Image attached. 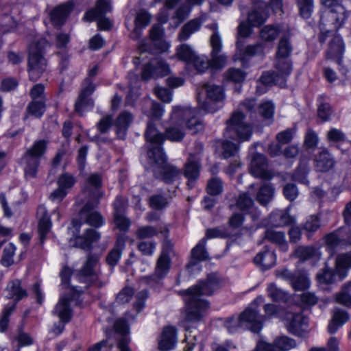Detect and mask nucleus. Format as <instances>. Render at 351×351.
<instances>
[{
  "instance_id": "nucleus-14",
  "label": "nucleus",
  "mask_w": 351,
  "mask_h": 351,
  "mask_svg": "<svg viewBox=\"0 0 351 351\" xmlns=\"http://www.w3.org/2000/svg\"><path fill=\"white\" fill-rule=\"evenodd\" d=\"M111 10L112 7L108 0H97L95 8L88 11L84 19L89 22L98 19V27L102 30H108L110 29L112 23L108 19L103 16Z\"/></svg>"
},
{
  "instance_id": "nucleus-50",
  "label": "nucleus",
  "mask_w": 351,
  "mask_h": 351,
  "mask_svg": "<svg viewBox=\"0 0 351 351\" xmlns=\"http://www.w3.org/2000/svg\"><path fill=\"white\" fill-rule=\"evenodd\" d=\"M114 329H115V331L118 334L121 335V337L120 338H118V343H117L118 350L120 351L119 345L120 342L122 341L125 339H127L129 340L128 346L130 348L129 343L130 342V339L128 336L129 328H128V326L126 321L123 319H117L114 324Z\"/></svg>"
},
{
  "instance_id": "nucleus-59",
  "label": "nucleus",
  "mask_w": 351,
  "mask_h": 351,
  "mask_svg": "<svg viewBox=\"0 0 351 351\" xmlns=\"http://www.w3.org/2000/svg\"><path fill=\"white\" fill-rule=\"evenodd\" d=\"M309 280L304 274H296L291 282L293 288L295 291H304L309 287Z\"/></svg>"
},
{
  "instance_id": "nucleus-43",
  "label": "nucleus",
  "mask_w": 351,
  "mask_h": 351,
  "mask_svg": "<svg viewBox=\"0 0 351 351\" xmlns=\"http://www.w3.org/2000/svg\"><path fill=\"white\" fill-rule=\"evenodd\" d=\"M274 188L269 184L263 185L257 193L256 199L263 206H266L273 199Z\"/></svg>"
},
{
  "instance_id": "nucleus-55",
  "label": "nucleus",
  "mask_w": 351,
  "mask_h": 351,
  "mask_svg": "<svg viewBox=\"0 0 351 351\" xmlns=\"http://www.w3.org/2000/svg\"><path fill=\"white\" fill-rule=\"evenodd\" d=\"M75 182V178L69 173H62L57 180L58 186L61 187L62 189H65L67 193L69 190L72 189Z\"/></svg>"
},
{
  "instance_id": "nucleus-44",
  "label": "nucleus",
  "mask_w": 351,
  "mask_h": 351,
  "mask_svg": "<svg viewBox=\"0 0 351 351\" xmlns=\"http://www.w3.org/2000/svg\"><path fill=\"white\" fill-rule=\"evenodd\" d=\"M243 42L244 41L241 40V38H237V48L241 53H243V58L247 56H253L261 53L263 50V47L260 43L247 45L245 48H244Z\"/></svg>"
},
{
  "instance_id": "nucleus-16",
  "label": "nucleus",
  "mask_w": 351,
  "mask_h": 351,
  "mask_svg": "<svg viewBox=\"0 0 351 351\" xmlns=\"http://www.w3.org/2000/svg\"><path fill=\"white\" fill-rule=\"evenodd\" d=\"M293 47L287 36L282 37L278 43L276 58H277V66L281 69L282 64L285 66V72L288 73L291 69V62L289 57L291 54Z\"/></svg>"
},
{
  "instance_id": "nucleus-62",
  "label": "nucleus",
  "mask_w": 351,
  "mask_h": 351,
  "mask_svg": "<svg viewBox=\"0 0 351 351\" xmlns=\"http://www.w3.org/2000/svg\"><path fill=\"white\" fill-rule=\"evenodd\" d=\"M222 155L224 158H228L234 156L239 149V145L234 143L228 140H226L222 143Z\"/></svg>"
},
{
  "instance_id": "nucleus-3",
  "label": "nucleus",
  "mask_w": 351,
  "mask_h": 351,
  "mask_svg": "<svg viewBox=\"0 0 351 351\" xmlns=\"http://www.w3.org/2000/svg\"><path fill=\"white\" fill-rule=\"evenodd\" d=\"M214 32L210 37V43L212 47L210 56L211 59L208 60L205 56L196 55L192 61L191 66H193L197 73H204L209 67L215 69L223 68L227 61V56L221 53L222 41L217 30V25H214Z\"/></svg>"
},
{
  "instance_id": "nucleus-15",
  "label": "nucleus",
  "mask_w": 351,
  "mask_h": 351,
  "mask_svg": "<svg viewBox=\"0 0 351 351\" xmlns=\"http://www.w3.org/2000/svg\"><path fill=\"white\" fill-rule=\"evenodd\" d=\"M101 185V175L97 173H92L86 178L82 193L90 198V202H95V204H98L99 199L103 196V193L100 191Z\"/></svg>"
},
{
  "instance_id": "nucleus-20",
  "label": "nucleus",
  "mask_w": 351,
  "mask_h": 351,
  "mask_svg": "<svg viewBox=\"0 0 351 351\" xmlns=\"http://www.w3.org/2000/svg\"><path fill=\"white\" fill-rule=\"evenodd\" d=\"M97 206L95 202H88L80 213L81 219L84 220L88 225L95 228H99L104 223L101 215L98 212L93 210V208Z\"/></svg>"
},
{
  "instance_id": "nucleus-19",
  "label": "nucleus",
  "mask_w": 351,
  "mask_h": 351,
  "mask_svg": "<svg viewBox=\"0 0 351 351\" xmlns=\"http://www.w3.org/2000/svg\"><path fill=\"white\" fill-rule=\"evenodd\" d=\"M296 346L294 339L287 337H280L275 339L274 343L265 341L257 343V350L259 351H287Z\"/></svg>"
},
{
  "instance_id": "nucleus-11",
  "label": "nucleus",
  "mask_w": 351,
  "mask_h": 351,
  "mask_svg": "<svg viewBox=\"0 0 351 351\" xmlns=\"http://www.w3.org/2000/svg\"><path fill=\"white\" fill-rule=\"evenodd\" d=\"M203 89L206 93L207 99L201 101L199 98H197L199 110L207 113H213L221 107V103L225 98L223 88L221 86L206 84Z\"/></svg>"
},
{
  "instance_id": "nucleus-8",
  "label": "nucleus",
  "mask_w": 351,
  "mask_h": 351,
  "mask_svg": "<svg viewBox=\"0 0 351 351\" xmlns=\"http://www.w3.org/2000/svg\"><path fill=\"white\" fill-rule=\"evenodd\" d=\"M244 118L245 116L241 112L233 113L230 119L226 121L227 127L224 136L239 142L249 141L252 134V127L244 121Z\"/></svg>"
},
{
  "instance_id": "nucleus-47",
  "label": "nucleus",
  "mask_w": 351,
  "mask_h": 351,
  "mask_svg": "<svg viewBox=\"0 0 351 351\" xmlns=\"http://www.w3.org/2000/svg\"><path fill=\"white\" fill-rule=\"evenodd\" d=\"M176 55L180 60L185 62L189 66H191L197 54L189 45L183 44L178 47Z\"/></svg>"
},
{
  "instance_id": "nucleus-17",
  "label": "nucleus",
  "mask_w": 351,
  "mask_h": 351,
  "mask_svg": "<svg viewBox=\"0 0 351 351\" xmlns=\"http://www.w3.org/2000/svg\"><path fill=\"white\" fill-rule=\"evenodd\" d=\"M154 43V27H152L149 31V38L147 40L143 41L140 45V50L141 51V59L145 60L147 58L145 55L146 52L148 51L151 59L148 62L145 63L143 67L141 78L144 81H147L151 80L154 73V66L152 62V53L150 52L152 49V45Z\"/></svg>"
},
{
  "instance_id": "nucleus-63",
  "label": "nucleus",
  "mask_w": 351,
  "mask_h": 351,
  "mask_svg": "<svg viewBox=\"0 0 351 351\" xmlns=\"http://www.w3.org/2000/svg\"><path fill=\"white\" fill-rule=\"evenodd\" d=\"M226 78L235 83L243 82L245 77V73L240 69L230 68L225 73Z\"/></svg>"
},
{
  "instance_id": "nucleus-37",
  "label": "nucleus",
  "mask_w": 351,
  "mask_h": 351,
  "mask_svg": "<svg viewBox=\"0 0 351 351\" xmlns=\"http://www.w3.org/2000/svg\"><path fill=\"white\" fill-rule=\"evenodd\" d=\"M271 223L274 226H284L291 224L293 218L289 213V208L286 210H277L274 211L269 217Z\"/></svg>"
},
{
  "instance_id": "nucleus-5",
  "label": "nucleus",
  "mask_w": 351,
  "mask_h": 351,
  "mask_svg": "<svg viewBox=\"0 0 351 351\" xmlns=\"http://www.w3.org/2000/svg\"><path fill=\"white\" fill-rule=\"evenodd\" d=\"M181 170L168 162L162 147L155 146V179L165 184H173L180 179Z\"/></svg>"
},
{
  "instance_id": "nucleus-38",
  "label": "nucleus",
  "mask_w": 351,
  "mask_h": 351,
  "mask_svg": "<svg viewBox=\"0 0 351 351\" xmlns=\"http://www.w3.org/2000/svg\"><path fill=\"white\" fill-rule=\"evenodd\" d=\"M6 290L8 291L7 297L14 299L15 302L14 304H15L17 302L27 296L26 290L21 287V281L19 280L10 282L7 285Z\"/></svg>"
},
{
  "instance_id": "nucleus-42",
  "label": "nucleus",
  "mask_w": 351,
  "mask_h": 351,
  "mask_svg": "<svg viewBox=\"0 0 351 351\" xmlns=\"http://www.w3.org/2000/svg\"><path fill=\"white\" fill-rule=\"evenodd\" d=\"M317 114L324 121L329 120L332 110L326 97L319 95L317 98Z\"/></svg>"
},
{
  "instance_id": "nucleus-2",
  "label": "nucleus",
  "mask_w": 351,
  "mask_h": 351,
  "mask_svg": "<svg viewBox=\"0 0 351 351\" xmlns=\"http://www.w3.org/2000/svg\"><path fill=\"white\" fill-rule=\"evenodd\" d=\"M199 111V110L193 109L188 106L174 107L171 119L178 121V125L167 128L165 134L155 130V146L161 147V144L167 138L172 141H181L184 136V125L193 134L201 131L204 126L202 121L197 117Z\"/></svg>"
},
{
  "instance_id": "nucleus-41",
  "label": "nucleus",
  "mask_w": 351,
  "mask_h": 351,
  "mask_svg": "<svg viewBox=\"0 0 351 351\" xmlns=\"http://www.w3.org/2000/svg\"><path fill=\"white\" fill-rule=\"evenodd\" d=\"M132 119L133 117L132 114L126 111L121 112L117 117L115 125L117 127V134L120 137L122 138L124 136L125 132L132 121Z\"/></svg>"
},
{
  "instance_id": "nucleus-51",
  "label": "nucleus",
  "mask_w": 351,
  "mask_h": 351,
  "mask_svg": "<svg viewBox=\"0 0 351 351\" xmlns=\"http://www.w3.org/2000/svg\"><path fill=\"white\" fill-rule=\"evenodd\" d=\"M280 33V29L277 25H268L264 26L261 32V38L265 41L274 40Z\"/></svg>"
},
{
  "instance_id": "nucleus-56",
  "label": "nucleus",
  "mask_w": 351,
  "mask_h": 351,
  "mask_svg": "<svg viewBox=\"0 0 351 351\" xmlns=\"http://www.w3.org/2000/svg\"><path fill=\"white\" fill-rule=\"evenodd\" d=\"M225 326L230 333H235L240 330H245L241 315L238 317H232L227 319Z\"/></svg>"
},
{
  "instance_id": "nucleus-24",
  "label": "nucleus",
  "mask_w": 351,
  "mask_h": 351,
  "mask_svg": "<svg viewBox=\"0 0 351 351\" xmlns=\"http://www.w3.org/2000/svg\"><path fill=\"white\" fill-rule=\"evenodd\" d=\"M201 165L193 156L189 158L184 165V175L188 179L187 185L192 189L199 176Z\"/></svg>"
},
{
  "instance_id": "nucleus-27",
  "label": "nucleus",
  "mask_w": 351,
  "mask_h": 351,
  "mask_svg": "<svg viewBox=\"0 0 351 351\" xmlns=\"http://www.w3.org/2000/svg\"><path fill=\"white\" fill-rule=\"evenodd\" d=\"M276 261V257L275 254L267 247L264 248V250L258 253L254 258V263L263 270H267L274 267Z\"/></svg>"
},
{
  "instance_id": "nucleus-40",
  "label": "nucleus",
  "mask_w": 351,
  "mask_h": 351,
  "mask_svg": "<svg viewBox=\"0 0 351 351\" xmlns=\"http://www.w3.org/2000/svg\"><path fill=\"white\" fill-rule=\"evenodd\" d=\"M53 313L57 315L62 322H69L71 311L69 300L66 298H61L54 308Z\"/></svg>"
},
{
  "instance_id": "nucleus-64",
  "label": "nucleus",
  "mask_w": 351,
  "mask_h": 351,
  "mask_svg": "<svg viewBox=\"0 0 351 351\" xmlns=\"http://www.w3.org/2000/svg\"><path fill=\"white\" fill-rule=\"evenodd\" d=\"M191 8L186 3L181 5L176 9L173 19L176 20L177 25H179L189 16Z\"/></svg>"
},
{
  "instance_id": "nucleus-9",
  "label": "nucleus",
  "mask_w": 351,
  "mask_h": 351,
  "mask_svg": "<svg viewBox=\"0 0 351 351\" xmlns=\"http://www.w3.org/2000/svg\"><path fill=\"white\" fill-rule=\"evenodd\" d=\"M264 298L259 295L250 304L241 315L245 330L258 333L263 328L265 321L264 316L259 313L258 306L263 303Z\"/></svg>"
},
{
  "instance_id": "nucleus-58",
  "label": "nucleus",
  "mask_w": 351,
  "mask_h": 351,
  "mask_svg": "<svg viewBox=\"0 0 351 351\" xmlns=\"http://www.w3.org/2000/svg\"><path fill=\"white\" fill-rule=\"evenodd\" d=\"M206 190L211 195H217L223 191V182L219 177H213L210 179L207 184Z\"/></svg>"
},
{
  "instance_id": "nucleus-53",
  "label": "nucleus",
  "mask_w": 351,
  "mask_h": 351,
  "mask_svg": "<svg viewBox=\"0 0 351 351\" xmlns=\"http://www.w3.org/2000/svg\"><path fill=\"white\" fill-rule=\"evenodd\" d=\"M230 237V233L225 226H218L213 228H208L204 238L207 240L215 238L226 239Z\"/></svg>"
},
{
  "instance_id": "nucleus-33",
  "label": "nucleus",
  "mask_w": 351,
  "mask_h": 351,
  "mask_svg": "<svg viewBox=\"0 0 351 351\" xmlns=\"http://www.w3.org/2000/svg\"><path fill=\"white\" fill-rule=\"evenodd\" d=\"M72 2H67L54 8L51 12V20L54 25H62L73 10Z\"/></svg>"
},
{
  "instance_id": "nucleus-25",
  "label": "nucleus",
  "mask_w": 351,
  "mask_h": 351,
  "mask_svg": "<svg viewBox=\"0 0 351 351\" xmlns=\"http://www.w3.org/2000/svg\"><path fill=\"white\" fill-rule=\"evenodd\" d=\"M37 217L38 219V232L41 243H43L46 235L49 232L51 228V221L47 213V210L44 206H39L37 210Z\"/></svg>"
},
{
  "instance_id": "nucleus-7",
  "label": "nucleus",
  "mask_w": 351,
  "mask_h": 351,
  "mask_svg": "<svg viewBox=\"0 0 351 351\" xmlns=\"http://www.w3.org/2000/svg\"><path fill=\"white\" fill-rule=\"evenodd\" d=\"M47 144L45 140L36 141L21 158V162L27 178H33L36 176L40 158L46 152Z\"/></svg>"
},
{
  "instance_id": "nucleus-13",
  "label": "nucleus",
  "mask_w": 351,
  "mask_h": 351,
  "mask_svg": "<svg viewBox=\"0 0 351 351\" xmlns=\"http://www.w3.org/2000/svg\"><path fill=\"white\" fill-rule=\"evenodd\" d=\"M29 75L31 80H38L47 67L46 60L43 56V51L37 44L29 47Z\"/></svg>"
},
{
  "instance_id": "nucleus-49",
  "label": "nucleus",
  "mask_w": 351,
  "mask_h": 351,
  "mask_svg": "<svg viewBox=\"0 0 351 351\" xmlns=\"http://www.w3.org/2000/svg\"><path fill=\"white\" fill-rule=\"evenodd\" d=\"M258 112L265 124H269L273 121L274 114V105L271 101L263 103L258 107Z\"/></svg>"
},
{
  "instance_id": "nucleus-12",
  "label": "nucleus",
  "mask_w": 351,
  "mask_h": 351,
  "mask_svg": "<svg viewBox=\"0 0 351 351\" xmlns=\"http://www.w3.org/2000/svg\"><path fill=\"white\" fill-rule=\"evenodd\" d=\"M99 259V257L97 255L89 254L82 268L78 272V280L86 283V288L91 285H94L99 287H103L105 285V282L99 280V274L95 269Z\"/></svg>"
},
{
  "instance_id": "nucleus-30",
  "label": "nucleus",
  "mask_w": 351,
  "mask_h": 351,
  "mask_svg": "<svg viewBox=\"0 0 351 351\" xmlns=\"http://www.w3.org/2000/svg\"><path fill=\"white\" fill-rule=\"evenodd\" d=\"M351 268V252L341 254L335 260V271L339 280H343Z\"/></svg>"
},
{
  "instance_id": "nucleus-10",
  "label": "nucleus",
  "mask_w": 351,
  "mask_h": 351,
  "mask_svg": "<svg viewBox=\"0 0 351 351\" xmlns=\"http://www.w3.org/2000/svg\"><path fill=\"white\" fill-rule=\"evenodd\" d=\"M163 29L155 27V77H163L168 75L171 69L169 64L163 60L156 61V55H168L170 43L163 38Z\"/></svg>"
},
{
  "instance_id": "nucleus-18",
  "label": "nucleus",
  "mask_w": 351,
  "mask_h": 351,
  "mask_svg": "<svg viewBox=\"0 0 351 351\" xmlns=\"http://www.w3.org/2000/svg\"><path fill=\"white\" fill-rule=\"evenodd\" d=\"M178 343V331L174 326H165L163 328L158 338V350L159 351H171L173 350Z\"/></svg>"
},
{
  "instance_id": "nucleus-52",
  "label": "nucleus",
  "mask_w": 351,
  "mask_h": 351,
  "mask_svg": "<svg viewBox=\"0 0 351 351\" xmlns=\"http://www.w3.org/2000/svg\"><path fill=\"white\" fill-rule=\"evenodd\" d=\"M351 280L345 283L341 289V291L337 295V301L345 305L346 306H351Z\"/></svg>"
},
{
  "instance_id": "nucleus-22",
  "label": "nucleus",
  "mask_w": 351,
  "mask_h": 351,
  "mask_svg": "<svg viewBox=\"0 0 351 351\" xmlns=\"http://www.w3.org/2000/svg\"><path fill=\"white\" fill-rule=\"evenodd\" d=\"M95 86L90 78H86L84 81L83 88L76 101L75 108L78 112H81L86 106L92 107L93 101L88 97L94 92Z\"/></svg>"
},
{
  "instance_id": "nucleus-23",
  "label": "nucleus",
  "mask_w": 351,
  "mask_h": 351,
  "mask_svg": "<svg viewBox=\"0 0 351 351\" xmlns=\"http://www.w3.org/2000/svg\"><path fill=\"white\" fill-rule=\"evenodd\" d=\"M101 237L100 233L95 230L88 228L82 236H77L70 240V245L83 250H89L93 243Z\"/></svg>"
},
{
  "instance_id": "nucleus-29",
  "label": "nucleus",
  "mask_w": 351,
  "mask_h": 351,
  "mask_svg": "<svg viewBox=\"0 0 351 351\" xmlns=\"http://www.w3.org/2000/svg\"><path fill=\"white\" fill-rule=\"evenodd\" d=\"M287 327L289 332L293 335H299L302 330H304L306 325V319L302 313H287Z\"/></svg>"
},
{
  "instance_id": "nucleus-28",
  "label": "nucleus",
  "mask_w": 351,
  "mask_h": 351,
  "mask_svg": "<svg viewBox=\"0 0 351 351\" xmlns=\"http://www.w3.org/2000/svg\"><path fill=\"white\" fill-rule=\"evenodd\" d=\"M314 162L317 171L321 172L328 171L335 164L334 158L326 149H323L315 156Z\"/></svg>"
},
{
  "instance_id": "nucleus-32",
  "label": "nucleus",
  "mask_w": 351,
  "mask_h": 351,
  "mask_svg": "<svg viewBox=\"0 0 351 351\" xmlns=\"http://www.w3.org/2000/svg\"><path fill=\"white\" fill-rule=\"evenodd\" d=\"M206 239H202L192 249V259L188 264V269L195 266L198 261H203L208 259V253L206 250Z\"/></svg>"
},
{
  "instance_id": "nucleus-36",
  "label": "nucleus",
  "mask_w": 351,
  "mask_h": 351,
  "mask_svg": "<svg viewBox=\"0 0 351 351\" xmlns=\"http://www.w3.org/2000/svg\"><path fill=\"white\" fill-rule=\"evenodd\" d=\"M202 24V20L200 18H196L189 21L182 27L178 39L180 41H185L191 36V34L197 32Z\"/></svg>"
},
{
  "instance_id": "nucleus-45",
  "label": "nucleus",
  "mask_w": 351,
  "mask_h": 351,
  "mask_svg": "<svg viewBox=\"0 0 351 351\" xmlns=\"http://www.w3.org/2000/svg\"><path fill=\"white\" fill-rule=\"evenodd\" d=\"M267 291L268 296L275 302H285L289 299V293L274 283L268 285Z\"/></svg>"
},
{
  "instance_id": "nucleus-4",
  "label": "nucleus",
  "mask_w": 351,
  "mask_h": 351,
  "mask_svg": "<svg viewBox=\"0 0 351 351\" xmlns=\"http://www.w3.org/2000/svg\"><path fill=\"white\" fill-rule=\"evenodd\" d=\"M155 236L162 239L161 251L155 266V278L161 279L169 271L175 253L173 243L167 239L169 228L166 224L162 222L155 224Z\"/></svg>"
},
{
  "instance_id": "nucleus-26",
  "label": "nucleus",
  "mask_w": 351,
  "mask_h": 351,
  "mask_svg": "<svg viewBox=\"0 0 351 351\" xmlns=\"http://www.w3.org/2000/svg\"><path fill=\"white\" fill-rule=\"evenodd\" d=\"M254 8L248 14L247 21L252 27H259L263 25L267 19L265 10L267 8V3H262L260 5H254Z\"/></svg>"
},
{
  "instance_id": "nucleus-57",
  "label": "nucleus",
  "mask_w": 351,
  "mask_h": 351,
  "mask_svg": "<svg viewBox=\"0 0 351 351\" xmlns=\"http://www.w3.org/2000/svg\"><path fill=\"white\" fill-rule=\"evenodd\" d=\"M264 238L269 241L277 245H282L285 243V232L281 231H276L272 229H267L265 232Z\"/></svg>"
},
{
  "instance_id": "nucleus-34",
  "label": "nucleus",
  "mask_w": 351,
  "mask_h": 351,
  "mask_svg": "<svg viewBox=\"0 0 351 351\" xmlns=\"http://www.w3.org/2000/svg\"><path fill=\"white\" fill-rule=\"evenodd\" d=\"M348 319V313L339 308L335 309L328 326V332L330 334L335 333Z\"/></svg>"
},
{
  "instance_id": "nucleus-35",
  "label": "nucleus",
  "mask_w": 351,
  "mask_h": 351,
  "mask_svg": "<svg viewBox=\"0 0 351 351\" xmlns=\"http://www.w3.org/2000/svg\"><path fill=\"white\" fill-rule=\"evenodd\" d=\"M151 21V15L145 10H140L136 13L134 23L135 27L132 33L133 39H138L141 35V29L145 27Z\"/></svg>"
},
{
  "instance_id": "nucleus-1",
  "label": "nucleus",
  "mask_w": 351,
  "mask_h": 351,
  "mask_svg": "<svg viewBox=\"0 0 351 351\" xmlns=\"http://www.w3.org/2000/svg\"><path fill=\"white\" fill-rule=\"evenodd\" d=\"M219 287L218 276L215 274L208 275L204 280H199L195 285L182 290L180 293L184 295L186 304V317L189 322L199 321L208 308L207 300L203 295H212Z\"/></svg>"
},
{
  "instance_id": "nucleus-48",
  "label": "nucleus",
  "mask_w": 351,
  "mask_h": 351,
  "mask_svg": "<svg viewBox=\"0 0 351 351\" xmlns=\"http://www.w3.org/2000/svg\"><path fill=\"white\" fill-rule=\"evenodd\" d=\"M45 111V104L43 99H39L38 100H33L29 104L27 107V115L34 116L36 118L42 117Z\"/></svg>"
},
{
  "instance_id": "nucleus-46",
  "label": "nucleus",
  "mask_w": 351,
  "mask_h": 351,
  "mask_svg": "<svg viewBox=\"0 0 351 351\" xmlns=\"http://www.w3.org/2000/svg\"><path fill=\"white\" fill-rule=\"evenodd\" d=\"M337 277H338V275L336 271H332L327 265L317 274V279L319 283L325 285L334 283L336 281Z\"/></svg>"
},
{
  "instance_id": "nucleus-31",
  "label": "nucleus",
  "mask_w": 351,
  "mask_h": 351,
  "mask_svg": "<svg viewBox=\"0 0 351 351\" xmlns=\"http://www.w3.org/2000/svg\"><path fill=\"white\" fill-rule=\"evenodd\" d=\"M344 50L345 45L342 38L336 35L329 43L328 49L326 51V57L328 59H337L340 64Z\"/></svg>"
},
{
  "instance_id": "nucleus-6",
  "label": "nucleus",
  "mask_w": 351,
  "mask_h": 351,
  "mask_svg": "<svg viewBox=\"0 0 351 351\" xmlns=\"http://www.w3.org/2000/svg\"><path fill=\"white\" fill-rule=\"evenodd\" d=\"M322 5L328 10L325 12L320 19L321 25H332L330 30H338L344 24L348 17L349 12L342 4L341 0H320Z\"/></svg>"
},
{
  "instance_id": "nucleus-60",
  "label": "nucleus",
  "mask_w": 351,
  "mask_h": 351,
  "mask_svg": "<svg viewBox=\"0 0 351 351\" xmlns=\"http://www.w3.org/2000/svg\"><path fill=\"white\" fill-rule=\"evenodd\" d=\"M135 290L129 286L123 287L117 295L116 302L120 304L129 302L134 295Z\"/></svg>"
},
{
  "instance_id": "nucleus-21",
  "label": "nucleus",
  "mask_w": 351,
  "mask_h": 351,
  "mask_svg": "<svg viewBox=\"0 0 351 351\" xmlns=\"http://www.w3.org/2000/svg\"><path fill=\"white\" fill-rule=\"evenodd\" d=\"M250 171L252 174L256 178L264 180H270L272 178L271 173L267 171L266 157L261 154H255L252 157Z\"/></svg>"
},
{
  "instance_id": "nucleus-54",
  "label": "nucleus",
  "mask_w": 351,
  "mask_h": 351,
  "mask_svg": "<svg viewBox=\"0 0 351 351\" xmlns=\"http://www.w3.org/2000/svg\"><path fill=\"white\" fill-rule=\"evenodd\" d=\"M308 173V167L306 162H301L295 172L293 173L292 178L302 184H307V174Z\"/></svg>"
},
{
  "instance_id": "nucleus-39",
  "label": "nucleus",
  "mask_w": 351,
  "mask_h": 351,
  "mask_svg": "<svg viewBox=\"0 0 351 351\" xmlns=\"http://www.w3.org/2000/svg\"><path fill=\"white\" fill-rule=\"evenodd\" d=\"M295 255L302 261L320 258L318 249L313 246H299L295 250Z\"/></svg>"
},
{
  "instance_id": "nucleus-61",
  "label": "nucleus",
  "mask_w": 351,
  "mask_h": 351,
  "mask_svg": "<svg viewBox=\"0 0 351 351\" xmlns=\"http://www.w3.org/2000/svg\"><path fill=\"white\" fill-rule=\"evenodd\" d=\"M15 250L16 247L12 243H9L4 247L1 258V263L4 266L8 267L13 263Z\"/></svg>"
}]
</instances>
